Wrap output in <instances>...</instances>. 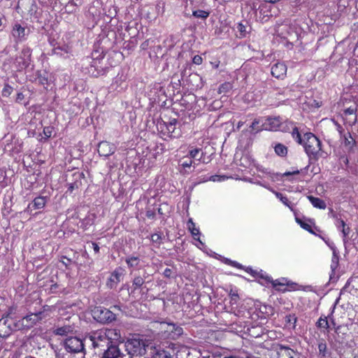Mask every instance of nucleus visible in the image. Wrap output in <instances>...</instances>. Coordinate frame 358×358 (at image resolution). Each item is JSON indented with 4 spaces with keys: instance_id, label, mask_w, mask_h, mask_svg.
Returning <instances> with one entry per match:
<instances>
[{
    "instance_id": "obj_30",
    "label": "nucleus",
    "mask_w": 358,
    "mask_h": 358,
    "mask_svg": "<svg viewBox=\"0 0 358 358\" xmlns=\"http://www.w3.org/2000/svg\"><path fill=\"white\" fill-rule=\"evenodd\" d=\"M275 152L280 157H285L287 153V148L281 143H277L274 147Z\"/></svg>"
},
{
    "instance_id": "obj_53",
    "label": "nucleus",
    "mask_w": 358,
    "mask_h": 358,
    "mask_svg": "<svg viewBox=\"0 0 358 358\" xmlns=\"http://www.w3.org/2000/svg\"><path fill=\"white\" fill-rule=\"evenodd\" d=\"M329 216L335 219L336 221L338 220V215L334 211L332 208H329Z\"/></svg>"
},
{
    "instance_id": "obj_20",
    "label": "nucleus",
    "mask_w": 358,
    "mask_h": 358,
    "mask_svg": "<svg viewBox=\"0 0 358 358\" xmlns=\"http://www.w3.org/2000/svg\"><path fill=\"white\" fill-rule=\"evenodd\" d=\"M151 354V358H172L173 356L169 350H165L160 347L152 349Z\"/></svg>"
},
{
    "instance_id": "obj_14",
    "label": "nucleus",
    "mask_w": 358,
    "mask_h": 358,
    "mask_svg": "<svg viewBox=\"0 0 358 358\" xmlns=\"http://www.w3.org/2000/svg\"><path fill=\"white\" fill-rule=\"evenodd\" d=\"M42 313H31L24 317L22 320V325L27 329L32 327L38 321L41 320Z\"/></svg>"
},
{
    "instance_id": "obj_34",
    "label": "nucleus",
    "mask_w": 358,
    "mask_h": 358,
    "mask_svg": "<svg viewBox=\"0 0 358 358\" xmlns=\"http://www.w3.org/2000/svg\"><path fill=\"white\" fill-rule=\"evenodd\" d=\"M316 326L320 329H327L329 327L327 317L321 316L317 320Z\"/></svg>"
},
{
    "instance_id": "obj_49",
    "label": "nucleus",
    "mask_w": 358,
    "mask_h": 358,
    "mask_svg": "<svg viewBox=\"0 0 358 358\" xmlns=\"http://www.w3.org/2000/svg\"><path fill=\"white\" fill-rule=\"evenodd\" d=\"M341 231H342V234L343 235L344 241H345V238L348 236V234L350 232V229L348 227H344L342 228Z\"/></svg>"
},
{
    "instance_id": "obj_6",
    "label": "nucleus",
    "mask_w": 358,
    "mask_h": 358,
    "mask_svg": "<svg viewBox=\"0 0 358 358\" xmlns=\"http://www.w3.org/2000/svg\"><path fill=\"white\" fill-rule=\"evenodd\" d=\"M32 50L28 46H24L20 56L15 59L17 70L21 71L27 68L31 62Z\"/></svg>"
},
{
    "instance_id": "obj_44",
    "label": "nucleus",
    "mask_w": 358,
    "mask_h": 358,
    "mask_svg": "<svg viewBox=\"0 0 358 358\" xmlns=\"http://www.w3.org/2000/svg\"><path fill=\"white\" fill-rule=\"evenodd\" d=\"M287 283V279H277L273 281V286L277 287L278 286H285Z\"/></svg>"
},
{
    "instance_id": "obj_10",
    "label": "nucleus",
    "mask_w": 358,
    "mask_h": 358,
    "mask_svg": "<svg viewBox=\"0 0 358 358\" xmlns=\"http://www.w3.org/2000/svg\"><path fill=\"white\" fill-rule=\"evenodd\" d=\"M98 320L102 323L111 322L116 319V315L107 308H100L94 311Z\"/></svg>"
},
{
    "instance_id": "obj_35",
    "label": "nucleus",
    "mask_w": 358,
    "mask_h": 358,
    "mask_svg": "<svg viewBox=\"0 0 358 358\" xmlns=\"http://www.w3.org/2000/svg\"><path fill=\"white\" fill-rule=\"evenodd\" d=\"M57 358H71L70 352H67L64 348L61 345V348L55 351Z\"/></svg>"
},
{
    "instance_id": "obj_54",
    "label": "nucleus",
    "mask_w": 358,
    "mask_h": 358,
    "mask_svg": "<svg viewBox=\"0 0 358 358\" xmlns=\"http://www.w3.org/2000/svg\"><path fill=\"white\" fill-rule=\"evenodd\" d=\"M155 213L154 211L152 210H148L146 212V216L148 217V218H150V219H153L155 217Z\"/></svg>"
},
{
    "instance_id": "obj_37",
    "label": "nucleus",
    "mask_w": 358,
    "mask_h": 358,
    "mask_svg": "<svg viewBox=\"0 0 358 358\" xmlns=\"http://www.w3.org/2000/svg\"><path fill=\"white\" fill-rule=\"evenodd\" d=\"M292 138L299 144H302L303 141V138H301V136L296 127H294L292 131Z\"/></svg>"
},
{
    "instance_id": "obj_4",
    "label": "nucleus",
    "mask_w": 358,
    "mask_h": 358,
    "mask_svg": "<svg viewBox=\"0 0 358 358\" xmlns=\"http://www.w3.org/2000/svg\"><path fill=\"white\" fill-rule=\"evenodd\" d=\"M182 334L183 329L175 323H160V332L159 334L162 339L176 340Z\"/></svg>"
},
{
    "instance_id": "obj_33",
    "label": "nucleus",
    "mask_w": 358,
    "mask_h": 358,
    "mask_svg": "<svg viewBox=\"0 0 358 358\" xmlns=\"http://www.w3.org/2000/svg\"><path fill=\"white\" fill-rule=\"evenodd\" d=\"M210 15V12L207 10H193L192 15L196 18H200L202 20H206Z\"/></svg>"
},
{
    "instance_id": "obj_40",
    "label": "nucleus",
    "mask_w": 358,
    "mask_h": 358,
    "mask_svg": "<svg viewBox=\"0 0 358 358\" xmlns=\"http://www.w3.org/2000/svg\"><path fill=\"white\" fill-rule=\"evenodd\" d=\"M318 350L320 355L323 357L326 355L327 344L324 340H321L318 343Z\"/></svg>"
},
{
    "instance_id": "obj_18",
    "label": "nucleus",
    "mask_w": 358,
    "mask_h": 358,
    "mask_svg": "<svg viewBox=\"0 0 358 358\" xmlns=\"http://www.w3.org/2000/svg\"><path fill=\"white\" fill-rule=\"evenodd\" d=\"M46 202L47 199L45 196H37L34 199L31 203L29 204L27 210H31L32 208H34V210L42 209L45 207Z\"/></svg>"
},
{
    "instance_id": "obj_25",
    "label": "nucleus",
    "mask_w": 358,
    "mask_h": 358,
    "mask_svg": "<svg viewBox=\"0 0 358 358\" xmlns=\"http://www.w3.org/2000/svg\"><path fill=\"white\" fill-rule=\"evenodd\" d=\"M342 138H343V143L347 149L352 150L354 148V146L355 145L356 141L352 137L350 132H347L346 134H344L343 135Z\"/></svg>"
},
{
    "instance_id": "obj_48",
    "label": "nucleus",
    "mask_w": 358,
    "mask_h": 358,
    "mask_svg": "<svg viewBox=\"0 0 358 358\" xmlns=\"http://www.w3.org/2000/svg\"><path fill=\"white\" fill-rule=\"evenodd\" d=\"M336 225L338 229H342L343 227H345V222L343 220L338 218V220H336Z\"/></svg>"
},
{
    "instance_id": "obj_64",
    "label": "nucleus",
    "mask_w": 358,
    "mask_h": 358,
    "mask_svg": "<svg viewBox=\"0 0 358 358\" xmlns=\"http://www.w3.org/2000/svg\"><path fill=\"white\" fill-rule=\"evenodd\" d=\"M245 358H259V357H255V356H253V355H249V356H247Z\"/></svg>"
},
{
    "instance_id": "obj_21",
    "label": "nucleus",
    "mask_w": 358,
    "mask_h": 358,
    "mask_svg": "<svg viewBox=\"0 0 358 358\" xmlns=\"http://www.w3.org/2000/svg\"><path fill=\"white\" fill-rule=\"evenodd\" d=\"M248 331L253 338H259L265 334V329L260 325H252L248 328Z\"/></svg>"
},
{
    "instance_id": "obj_19",
    "label": "nucleus",
    "mask_w": 358,
    "mask_h": 358,
    "mask_svg": "<svg viewBox=\"0 0 358 358\" xmlns=\"http://www.w3.org/2000/svg\"><path fill=\"white\" fill-rule=\"evenodd\" d=\"M177 120L173 119L169 123L166 124V132L169 134L170 137L177 138L180 136V131H177L176 128Z\"/></svg>"
},
{
    "instance_id": "obj_61",
    "label": "nucleus",
    "mask_w": 358,
    "mask_h": 358,
    "mask_svg": "<svg viewBox=\"0 0 358 358\" xmlns=\"http://www.w3.org/2000/svg\"><path fill=\"white\" fill-rule=\"evenodd\" d=\"M263 1L266 3H275L280 1V0H263Z\"/></svg>"
},
{
    "instance_id": "obj_29",
    "label": "nucleus",
    "mask_w": 358,
    "mask_h": 358,
    "mask_svg": "<svg viewBox=\"0 0 358 358\" xmlns=\"http://www.w3.org/2000/svg\"><path fill=\"white\" fill-rule=\"evenodd\" d=\"M331 248L333 250V256H332V258H331V263L330 267H331V269L332 272H334L337 268V267L338 266L339 257H338V255L336 253V250L335 247L334 246H331Z\"/></svg>"
},
{
    "instance_id": "obj_7",
    "label": "nucleus",
    "mask_w": 358,
    "mask_h": 358,
    "mask_svg": "<svg viewBox=\"0 0 358 358\" xmlns=\"http://www.w3.org/2000/svg\"><path fill=\"white\" fill-rule=\"evenodd\" d=\"M357 103L354 102L349 107H347L343 110L342 117L345 122V124L352 127L357 122Z\"/></svg>"
},
{
    "instance_id": "obj_45",
    "label": "nucleus",
    "mask_w": 358,
    "mask_h": 358,
    "mask_svg": "<svg viewBox=\"0 0 358 358\" xmlns=\"http://www.w3.org/2000/svg\"><path fill=\"white\" fill-rule=\"evenodd\" d=\"M285 320H286V322L289 324H293V326L295 325L296 322V317L293 315H287L285 317Z\"/></svg>"
},
{
    "instance_id": "obj_3",
    "label": "nucleus",
    "mask_w": 358,
    "mask_h": 358,
    "mask_svg": "<svg viewBox=\"0 0 358 358\" xmlns=\"http://www.w3.org/2000/svg\"><path fill=\"white\" fill-rule=\"evenodd\" d=\"M302 145L310 159L317 160L322 157L321 141L313 134L306 133Z\"/></svg>"
},
{
    "instance_id": "obj_59",
    "label": "nucleus",
    "mask_w": 358,
    "mask_h": 358,
    "mask_svg": "<svg viewBox=\"0 0 358 358\" xmlns=\"http://www.w3.org/2000/svg\"><path fill=\"white\" fill-rule=\"evenodd\" d=\"M92 246H93V249H94L95 252H99V246L98 245L97 243H92Z\"/></svg>"
},
{
    "instance_id": "obj_38",
    "label": "nucleus",
    "mask_w": 358,
    "mask_h": 358,
    "mask_svg": "<svg viewBox=\"0 0 358 358\" xmlns=\"http://www.w3.org/2000/svg\"><path fill=\"white\" fill-rule=\"evenodd\" d=\"M268 121L269 122V124L271 127H269V129L271 130H277L280 126V120L278 118H268Z\"/></svg>"
},
{
    "instance_id": "obj_27",
    "label": "nucleus",
    "mask_w": 358,
    "mask_h": 358,
    "mask_svg": "<svg viewBox=\"0 0 358 358\" xmlns=\"http://www.w3.org/2000/svg\"><path fill=\"white\" fill-rule=\"evenodd\" d=\"M125 262L129 268L134 269L139 266L140 259L138 257L131 255L126 257Z\"/></svg>"
},
{
    "instance_id": "obj_52",
    "label": "nucleus",
    "mask_w": 358,
    "mask_h": 358,
    "mask_svg": "<svg viewBox=\"0 0 358 358\" xmlns=\"http://www.w3.org/2000/svg\"><path fill=\"white\" fill-rule=\"evenodd\" d=\"M24 99V95L22 92H18L15 101L17 103H22Z\"/></svg>"
},
{
    "instance_id": "obj_60",
    "label": "nucleus",
    "mask_w": 358,
    "mask_h": 358,
    "mask_svg": "<svg viewBox=\"0 0 358 358\" xmlns=\"http://www.w3.org/2000/svg\"><path fill=\"white\" fill-rule=\"evenodd\" d=\"M228 86H229V84H227V83H225V84H224V85H222L220 86V89H219V91H220V92H223V91L225 90V88H227Z\"/></svg>"
},
{
    "instance_id": "obj_13",
    "label": "nucleus",
    "mask_w": 358,
    "mask_h": 358,
    "mask_svg": "<svg viewBox=\"0 0 358 358\" xmlns=\"http://www.w3.org/2000/svg\"><path fill=\"white\" fill-rule=\"evenodd\" d=\"M116 150V146L108 141H101L98 145V152L101 156L109 157Z\"/></svg>"
},
{
    "instance_id": "obj_16",
    "label": "nucleus",
    "mask_w": 358,
    "mask_h": 358,
    "mask_svg": "<svg viewBox=\"0 0 358 358\" xmlns=\"http://www.w3.org/2000/svg\"><path fill=\"white\" fill-rule=\"evenodd\" d=\"M287 72V66L284 63H276L271 67V74L273 76L280 78H282Z\"/></svg>"
},
{
    "instance_id": "obj_46",
    "label": "nucleus",
    "mask_w": 358,
    "mask_h": 358,
    "mask_svg": "<svg viewBox=\"0 0 358 358\" xmlns=\"http://www.w3.org/2000/svg\"><path fill=\"white\" fill-rule=\"evenodd\" d=\"M238 295L237 293H232L231 292L230 293V303L231 305H234V304H236L238 300Z\"/></svg>"
},
{
    "instance_id": "obj_26",
    "label": "nucleus",
    "mask_w": 358,
    "mask_h": 358,
    "mask_svg": "<svg viewBox=\"0 0 358 358\" xmlns=\"http://www.w3.org/2000/svg\"><path fill=\"white\" fill-rule=\"evenodd\" d=\"M74 331V327L71 325H64L57 327L54 330L55 335L67 336L68 334L72 333Z\"/></svg>"
},
{
    "instance_id": "obj_41",
    "label": "nucleus",
    "mask_w": 358,
    "mask_h": 358,
    "mask_svg": "<svg viewBox=\"0 0 358 358\" xmlns=\"http://www.w3.org/2000/svg\"><path fill=\"white\" fill-rule=\"evenodd\" d=\"M162 234L160 233H155V234H152V236H151V241L153 243L160 245L162 243Z\"/></svg>"
},
{
    "instance_id": "obj_22",
    "label": "nucleus",
    "mask_w": 358,
    "mask_h": 358,
    "mask_svg": "<svg viewBox=\"0 0 358 358\" xmlns=\"http://www.w3.org/2000/svg\"><path fill=\"white\" fill-rule=\"evenodd\" d=\"M187 155L191 157L193 161L195 159L206 163L205 160L203 159V152L201 151V148H191L188 151Z\"/></svg>"
},
{
    "instance_id": "obj_31",
    "label": "nucleus",
    "mask_w": 358,
    "mask_h": 358,
    "mask_svg": "<svg viewBox=\"0 0 358 358\" xmlns=\"http://www.w3.org/2000/svg\"><path fill=\"white\" fill-rule=\"evenodd\" d=\"M36 80H38V83L43 87L45 85H48V78L47 73L43 72L41 73L40 71L37 72V78Z\"/></svg>"
},
{
    "instance_id": "obj_55",
    "label": "nucleus",
    "mask_w": 358,
    "mask_h": 358,
    "mask_svg": "<svg viewBox=\"0 0 358 358\" xmlns=\"http://www.w3.org/2000/svg\"><path fill=\"white\" fill-rule=\"evenodd\" d=\"M248 158L247 156H245V157H243L241 159V164L240 165H242L245 167L247 166V164L244 163V162H245L246 163L248 162Z\"/></svg>"
},
{
    "instance_id": "obj_9",
    "label": "nucleus",
    "mask_w": 358,
    "mask_h": 358,
    "mask_svg": "<svg viewBox=\"0 0 358 358\" xmlns=\"http://www.w3.org/2000/svg\"><path fill=\"white\" fill-rule=\"evenodd\" d=\"M124 275V269L122 267L116 268L113 272L111 273L107 281V286L110 289H114L122 280Z\"/></svg>"
},
{
    "instance_id": "obj_32",
    "label": "nucleus",
    "mask_w": 358,
    "mask_h": 358,
    "mask_svg": "<svg viewBox=\"0 0 358 358\" xmlns=\"http://www.w3.org/2000/svg\"><path fill=\"white\" fill-rule=\"evenodd\" d=\"M295 215V220L296 222L301 226V228H303V229L310 232V233H313V229H312V227L310 224H309L308 223L303 221L301 218H299L298 216H297V214H294Z\"/></svg>"
},
{
    "instance_id": "obj_36",
    "label": "nucleus",
    "mask_w": 358,
    "mask_h": 358,
    "mask_svg": "<svg viewBox=\"0 0 358 358\" xmlns=\"http://www.w3.org/2000/svg\"><path fill=\"white\" fill-rule=\"evenodd\" d=\"M143 284H144V278L140 275L135 276L132 281V285L134 287L135 289L141 287V286Z\"/></svg>"
},
{
    "instance_id": "obj_57",
    "label": "nucleus",
    "mask_w": 358,
    "mask_h": 358,
    "mask_svg": "<svg viewBox=\"0 0 358 358\" xmlns=\"http://www.w3.org/2000/svg\"><path fill=\"white\" fill-rule=\"evenodd\" d=\"M246 271L250 273L252 276H256L257 275V272L253 271L251 268H248Z\"/></svg>"
},
{
    "instance_id": "obj_5",
    "label": "nucleus",
    "mask_w": 358,
    "mask_h": 358,
    "mask_svg": "<svg viewBox=\"0 0 358 358\" xmlns=\"http://www.w3.org/2000/svg\"><path fill=\"white\" fill-rule=\"evenodd\" d=\"M87 342L77 336H69L66 338L61 345L64 348L65 350L70 354H76L85 352V346Z\"/></svg>"
},
{
    "instance_id": "obj_28",
    "label": "nucleus",
    "mask_w": 358,
    "mask_h": 358,
    "mask_svg": "<svg viewBox=\"0 0 358 358\" xmlns=\"http://www.w3.org/2000/svg\"><path fill=\"white\" fill-rule=\"evenodd\" d=\"M236 30L238 32V36L239 38H245L247 36L248 34L249 33V29H250V27H247L246 25L243 24L242 22H239L236 25Z\"/></svg>"
},
{
    "instance_id": "obj_51",
    "label": "nucleus",
    "mask_w": 358,
    "mask_h": 358,
    "mask_svg": "<svg viewBox=\"0 0 358 358\" xmlns=\"http://www.w3.org/2000/svg\"><path fill=\"white\" fill-rule=\"evenodd\" d=\"M166 278H171L173 275V271L171 268H166L163 273Z\"/></svg>"
},
{
    "instance_id": "obj_24",
    "label": "nucleus",
    "mask_w": 358,
    "mask_h": 358,
    "mask_svg": "<svg viewBox=\"0 0 358 358\" xmlns=\"http://www.w3.org/2000/svg\"><path fill=\"white\" fill-rule=\"evenodd\" d=\"M187 227L189 231L191 232L194 238L198 241L201 244H203L199 238L200 231L198 228L196 227L194 222H193L192 218H189L187 222Z\"/></svg>"
},
{
    "instance_id": "obj_50",
    "label": "nucleus",
    "mask_w": 358,
    "mask_h": 358,
    "mask_svg": "<svg viewBox=\"0 0 358 358\" xmlns=\"http://www.w3.org/2000/svg\"><path fill=\"white\" fill-rule=\"evenodd\" d=\"M43 134L47 138H50L52 135V129L50 127H45L43 129Z\"/></svg>"
},
{
    "instance_id": "obj_23",
    "label": "nucleus",
    "mask_w": 358,
    "mask_h": 358,
    "mask_svg": "<svg viewBox=\"0 0 358 358\" xmlns=\"http://www.w3.org/2000/svg\"><path fill=\"white\" fill-rule=\"evenodd\" d=\"M307 199L314 208L324 210L327 207L325 201L320 198L315 197L312 195H308L307 196Z\"/></svg>"
},
{
    "instance_id": "obj_8",
    "label": "nucleus",
    "mask_w": 358,
    "mask_h": 358,
    "mask_svg": "<svg viewBox=\"0 0 358 358\" xmlns=\"http://www.w3.org/2000/svg\"><path fill=\"white\" fill-rule=\"evenodd\" d=\"M29 34V29L22 27L19 23H15L13 26L11 34L16 43H21L27 40Z\"/></svg>"
},
{
    "instance_id": "obj_39",
    "label": "nucleus",
    "mask_w": 358,
    "mask_h": 358,
    "mask_svg": "<svg viewBox=\"0 0 358 358\" xmlns=\"http://www.w3.org/2000/svg\"><path fill=\"white\" fill-rule=\"evenodd\" d=\"M259 123H260V121L259 119L254 120L252 124L250 126L251 133H253V132L257 133L261 130V129L258 126L259 124Z\"/></svg>"
},
{
    "instance_id": "obj_12",
    "label": "nucleus",
    "mask_w": 358,
    "mask_h": 358,
    "mask_svg": "<svg viewBox=\"0 0 358 358\" xmlns=\"http://www.w3.org/2000/svg\"><path fill=\"white\" fill-rule=\"evenodd\" d=\"M275 358H297L296 352L289 347L279 345L275 349Z\"/></svg>"
},
{
    "instance_id": "obj_42",
    "label": "nucleus",
    "mask_w": 358,
    "mask_h": 358,
    "mask_svg": "<svg viewBox=\"0 0 358 358\" xmlns=\"http://www.w3.org/2000/svg\"><path fill=\"white\" fill-rule=\"evenodd\" d=\"M13 92V87L10 86L8 84H5L3 90H2V96H8Z\"/></svg>"
},
{
    "instance_id": "obj_58",
    "label": "nucleus",
    "mask_w": 358,
    "mask_h": 358,
    "mask_svg": "<svg viewBox=\"0 0 358 358\" xmlns=\"http://www.w3.org/2000/svg\"><path fill=\"white\" fill-rule=\"evenodd\" d=\"M63 259H65L66 261H62V264H64L66 266H67L71 262V260L69 258H66V257H63Z\"/></svg>"
},
{
    "instance_id": "obj_11",
    "label": "nucleus",
    "mask_w": 358,
    "mask_h": 358,
    "mask_svg": "<svg viewBox=\"0 0 358 358\" xmlns=\"http://www.w3.org/2000/svg\"><path fill=\"white\" fill-rule=\"evenodd\" d=\"M72 182L68 183L67 192L72 193L73 190L79 189L82 186V180L85 176L83 172L76 171L71 175Z\"/></svg>"
},
{
    "instance_id": "obj_2",
    "label": "nucleus",
    "mask_w": 358,
    "mask_h": 358,
    "mask_svg": "<svg viewBox=\"0 0 358 358\" xmlns=\"http://www.w3.org/2000/svg\"><path fill=\"white\" fill-rule=\"evenodd\" d=\"M124 347L131 356H142L145 355L146 348L148 347V341L143 336L134 335L127 340Z\"/></svg>"
},
{
    "instance_id": "obj_63",
    "label": "nucleus",
    "mask_w": 358,
    "mask_h": 358,
    "mask_svg": "<svg viewBox=\"0 0 358 358\" xmlns=\"http://www.w3.org/2000/svg\"><path fill=\"white\" fill-rule=\"evenodd\" d=\"M243 124V122L239 121L237 124V129H239Z\"/></svg>"
},
{
    "instance_id": "obj_47",
    "label": "nucleus",
    "mask_w": 358,
    "mask_h": 358,
    "mask_svg": "<svg viewBox=\"0 0 358 358\" xmlns=\"http://www.w3.org/2000/svg\"><path fill=\"white\" fill-rule=\"evenodd\" d=\"M202 57L200 55H195L193 57L192 62L196 65H200L202 63Z\"/></svg>"
},
{
    "instance_id": "obj_56",
    "label": "nucleus",
    "mask_w": 358,
    "mask_h": 358,
    "mask_svg": "<svg viewBox=\"0 0 358 358\" xmlns=\"http://www.w3.org/2000/svg\"><path fill=\"white\" fill-rule=\"evenodd\" d=\"M299 170H294L293 171L285 172L283 175L285 176H287L296 175V174H299Z\"/></svg>"
},
{
    "instance_id": "obj_1",
    "label": "nucleus",
    "mask_w": 358,
    "mask_h": 358,
    "mask_svg": "<svg viewBox=\"0 0 358 358\" xmlns=\"http://www.w3.org/2000/svg\"><path fill=\"white\" fill-rule=\"evenodd\" d=\"M120 338V331L115 329H101L90 332L85 338L89 347L102 354L112 346H117L116 341Z\"/></svg>"
},
{
    "instance_id": "obj_17",
    "label": "nucleus",
    "mask_w": 358,
    "mask_h": 358,
    "mask_svg": "<svg viewBox=\"0 0 358 358\" xmlns=\"http://www.w3.org/2000/svg\"><path fill=\"white\" fill-rule=\"evenodd\" d=\"M194 161L187 155L180 158L178 162V166L181 169H180V172L182 173H189L187 169H190Z\"/></svg>"
},
{
    "instance_id": "obj_15",
    "label": "nucleus",
    "mask_w": 358,
    "mask_h": 358,
    "mask_svg": "<svg viewBox=\"0 0 358 358\" xmlns=\"http://www.w3.org/2000/svg\"><path fill=\"white\" fill-rule=\"evenodd\" d=\"M259 185H262L261 183H259ZM263 187L267 188L268 189H269L271 192H273L275 196L284 204L286 206H287L293 213L294 214H296V210L294 209V204L289 201V199H287V197L286 196H284L282 194L278 192H276L275 191L274 189H273L271 187H268L266 185H262Z\"/></svg>"
},
{
    "instance_id": "obj_62",
    "label": "nucleus",
    "mask_w": 358,
    "mask_h": 358,
    "mask_svg": "<svg viewBox=\"0 0 358 358\" xmlns=\"http://www.w3.org/2000/svg\"><path fill=\"white\" fill-rule=\"evenodd\" d=\"M337 130L340 133V134L342 135L343 129V127L340 124H337Z\"/></svg>"
},
{
    "instance_id": "obj_43",
    "label": "nucleus",
    "mask_w": 358,
    "mask_h": 358,
    "mask_svg": "<svg viewBox=\"0 0 358 358\" xmlns=\"http://www.w3.org/2000/svg\"><path fill=\"white\" fill-rule=\"evenodd\" d=\"M227 178V177L225 176L214 175L211 176L209 180L213 182H221L225 180Z\"/></svg>"
}]
</instances>
